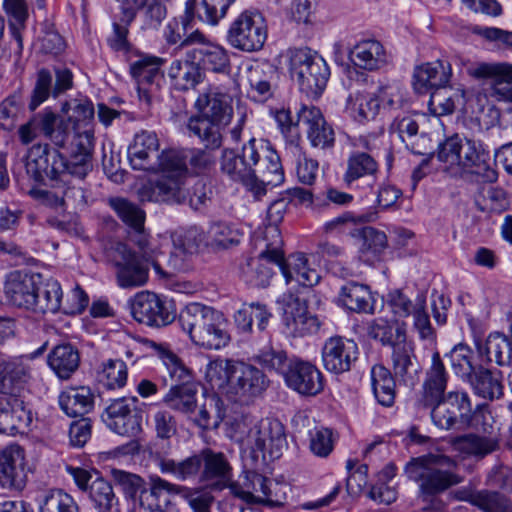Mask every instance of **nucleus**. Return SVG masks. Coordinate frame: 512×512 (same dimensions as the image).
Segmentation results:
<instances>
[{
	"label": "nucleus",
	"instance_id": "nucleus-37",
	"mask_svg": "<svg viewBox=\"0 0 512 512\" xmlns=\"http://www.w3.org/2000/svg\"><path fill=\"white\" fill-rule=\"evenodd\" d=\"M271 482L258 473H247L241 481L229 484L233 495L247 502H272Z\"/></svg>",
	"mask_w": 512,
	"mask_h": 512
},
{
	"label": "nucleus",
	"instance_id": "nucleus-44",
	"mask_svg": "<svg viewBox=\"0 0 512 512\" xmlns=\"http://www.w3.org/2000/svg\"><path fill=\"white\" fill-rule=\"evenodd\" d=\"M339 303L350 311L372 313L373 298L367 285L348 282L343 285L338 295Z\"/></svg>",
	"mask_w": 512,
	"mask_h": 512
},
{
	"label": "nucleus",
	"instance_id": "nucleus-29",
	"mask_svg": "<svg viewBox=\"0 0 512 512\" xmlns=\"http://www.w3.org/2000/svg\"><path fill=\"white\" fill-rule=\"evenodd\" d=\"M38 276L20 271L8 274L4 283L7 301L18 308L32 310L35 305V293Z\"/></svg>",
	"mask_w": 512,
	"mask_h": 512
},
{
	"label": "nucleus",
	"instance_id": "nucleus-7",
	"mask_svg": "<svg viewBox=\"0 0 512 512\" xmlns=\"http://www.w3.org/2000/svg\"><path fill=\"white\" fill-rule=\"evenodd\" d=\"M139 254L126 244L117 243L113 250L112 261L116 267V280L121 288H136L148 281V263L157 273H162L160 265L154 260V250L149 241L137 240Z\"/></svg>",
	"mask_w": 512,
	"mask_h": 512
},
{
	"label": "nucleus",
	"instance_id": "nucleus-36",
	"mask_svg": "<svg viewBox=\"0 0 512 512\" xmlns=\"http://www.w3.org/2000/svg\"><path fill=\"white\" fill-rule=\"evenodd\" d=\"M448 374L438 352L433 353L431 366L426 373L423 395L419 403L423 407L434 405L444 396Z\"/></svg>",
	"mask_w": 512,
	"mask_h": 512
},
{
	"label": "nucleus",
	"instance_id": "nucleus-62",
	"mask_svg": "<svg viewBox=\"0 0 512 512\" xmlns=\"http://www.w3.org/2000/svg\"><path fill=\"white\" fill-rule=\"evenodd\" d=\"M475 203L480 211L487 213H502L509 207L506 192L495 187L483 189Z\"/></svg>",
	"mask_w": 512,
	"mask_h": 512
},
{
	"label": "nucleus",
	"instance_id": "nucleus-11",
	"mask_svg": "<svg viewBox=\"0 0 512 512\" xmlns=\"http://www.w3.org/2000/svg\"><path fill=\"white\" fill-rule=\"evenodd\" d=\"M270 241L256 239V247L260 252L241 267L243 279L255 287H266L274 274L273 266L280 265L283 260V241L281 233L275 228L269 230Z\"/></svg>",
	"mask_w": 512,
	"mask_h": 512
},
{
	"label": "nucleus",
	"instance_id": "nucleus-14",
	"mask_svg": "<svg viewBox=\"0 0 512 512\" xmlns=\"http://www.w3.org/2000/svg\"><path fill=\"white\" fill-rule=\"evenodd\" d=\"M133 318L148 326H166L175 319V311L166 298L151 292L140 291L129 301Z\"/></svg>",
	"mask_w": 512,
	"mask_h": 512
},
{
	"label": "nucleus",
	"instance_id": "nucleus-61",
	"mask_svg": "<svg viewBox=\"0 0 512 512\" xmlns=\"http://www.w3.org/2000/svg\"><path fill=\"white\" fill-rule=\"evenodd\" d=\"M128 372L124 361L109 359L102 364L98 380L108 389L122 388L127 381Z\"/></svg>",
	"mask_w": 512,
	"mask_h": 512
},
{
	"label": "nucleus",
	"instance_id": "nucleus-12",
	"mask_svg": "<svg viewBox=\"0 0 512 512\" xmlns=\"http://www.w3.org/2000/svg\"><path fill=\"white\" fill-rule=\"evenodd\" d=\"M267 40V25L264 16L256 10L241 12L230 24L227 42L234 49L256 52Z\"/></svg>",
	"mask_w": 512,
	"mask_h": 512
},
{
	"label": "nucleus",
	"instance_id": "nucleus-15",
	"mask_svg": "<svg viewBox=\"0 0 512 512\" xmlns=\"http://www.w3.org/2000/svg\"><path fill=\"white\" fill-rule=\"evenodd\" d=\"M101 418L111 431L121 436L135 437L142 429V416L136 407L135 398L122 397L112 400Z\"/></svg>",
	"mask_w": 512,
	"mask_h": 512
},
{
	"label": "nucleus",
	"instance_id": "nucleus-23",
	"mask_svg": "<svg viewBox=\"0 0 512 512\" xmlns=\"http://www.w3.org/2000/svg\"><path fill=\"white\" fill-rule=\"evenodd\" d=\"M33 414L22 395L0 397V433H23L32 423Z\"/></svg>",
	"mask_w": 512,
	"mask_h": 512
},
{
	"label": "nucleus",
	"instance_id": "nucleus-16",
	"mask_svg": "<svg viewBox=\"0 0 512 512\" xmlns=\"http://www.w3.org/2000/svg\"><path fill=\"white\" fill-rule=\"evenodd\" d=\"M282 311L285 332L293 337L316 333L320 327L318 318L312 315L305 301L292 293H284L278 300Z\"/></svg>",
	"mask_w": 512,
	"mask_h": 512
},
{
	"label": "nucleus",
	"instance_id": "nucleus-18",
	"mask_svg": "<svg viewBox=\"0 0 512 512\" xmlns=\"http://www.w3.org/2000/svg\"><path fill=\"white\" fill-rule=\"evenodd\" d=\"M42 132L56 146L63 147L68 140L69 131L64 120L52 111L45 110L19 128L20 140L24 144L32 142Z\"/></svg>",
	"mask_w": 512,
	"mask_h": 512
},
{
	"label": "nucleus",
	"instance_id": "nucleus-28",
	"mask_svg": "<svg viewBox=\"0 0 512 512\" xmlns=\"http://www.w3.org/2000/svg\"><path fill=\"white\" fill-rule=\"evenodd\" d=\"M297 114L298 121L306 126L307 138L313 147L326 149L334 145V131L319 108L302 106Z\"/></svg>",
	"mask_w": 512,
	"mask_h": 512
},
{
	"label": "nucleus",
	"instance_id": "nucleus-31",
	"mask_svg": "<svg viewBox=\"0 0 512 512\" xmlns=\"http://www.w3.org/2000/svg\"><path fill=\"white\" fill-rule=\"evenodd\" d=\"M473 74L492 82L493 95L498 100L512 102V63H481Z\"/></svg>",
	"mask_w": 512,
	"mask_h": 512
},
{
	"label": "nucleus",
	"instance_id": "nucleus-10",
	"mask_svg": "<svg viewBox=\"0 0 512 512\" xmlns=\"http://www.w3.org/2000/svg\"><path fill=\"white\" fill-rule=\"evenodd\" d=\"M289 70L300 91L313 97L322 93L330 75L325 60L308 48L291 51Z\"/></svg>",
	"mask_w": 512,
	"mask_h": 512
},
{
	"label": "nucleus",
	"instance_id": "nucleus-3",
	"mask_svg": "<svg viewBox=\"0 0 512 512\" xmlns=\"http://www.w3.org/2000/svg\"><path fill=\"white\" fill-rule=\"evenodd\" d=\"M157 179L144 184L138 191L141 201L184 203L187 199L185 179L187 175L186 155L184 152L163 150L158 158Z\"/></svg>",
	"mask_w": 512,
	"mask_h": 512
},
{
	"label": "nucleus",
	"instance_id": "nucleus-60",
	"mask_svg": "<svg viewBox=\"0 0 512 512\" xmlns=\"http://www.w3.org/2000/svg\"><path fill=\"white\" fill-rule=\"evenodd\" d=\"M39 512H78V506L64 491L49 490L39 498Z\"/></svg>",
	"mask_w": 512,
	"mask_h": 512
},
{
	"label": "nucleus",
	"instance_id": "nucleus-52",
	"mask_svg": "<svg viewBox=\"0 0 512 512\" xmlns=\"http://www.w3.org/2000/svg\"><path fill=\"white\" fill-rule=\"evenodd\" d=\"M285 150L286 154L292 157L296 163V174L299 181L306 185H312L317 177L318 162L307 157L296 136L286 142Z\"/></svg>",
	"mask_w": 512,
	"mask_h": 512
},
{
	"label": "nucleus",
	"instance_id": "nucleus-25",
	"mask_svg": "<svg viewBox=\"0 0 512 512\" xmlns=\"http://www.w3.org/2000/svg\"><path fill=\"white\" fill-rule=\"evenodd\" d=\"M183 486L171 483L157 475L150 476L149 483L140 490L139 503L148 512H166L171 498L182 493Z\"/></svg>",
	"mask_w": 512,
	"mask_h": 512
},
{
	"label": "nucleus",
	"instance_id": "nucleus-38",
	"mask_svg": "<svg viewBox=\"0 0 512 512\" xmlns=\"http://www.w3.org/2000/svg\"><path fill=\"white\" fill-rule=\"evenodd\" d=\"M380 110V99L376 93L354 91L346 99L345 112L359 123L374 120Z\"/></svg>",
	"mask_w": 512,
	"mask_h": 512
},
{
	"label": "nucleus",
	"instance_id": "nucleus-5",
	"mask_svg": "<svg viewBox=\"0 0 512 512\" xmlns=\"http://www.w3.org/2000/svg\"><path fill=\"white\" fill-rule=\"evenodd\" d=\"M455 460L443 454H428L413 458L405 466L407 477L418 483L424 497L442 494L462 482Z\"/></svg>",
	"mask_w": 512,
	"mask_h": 512
},
{
	"label": "nucleus",
	"instance_id": "nucleus-41",
	"mask_svg": "<svg viewBox=\"0 0 512 512\" xmlns=\"http://www.w3.org/2000/svg\"><path fill=\"white\" fill-rule=\"evenodd\" d=\"M465 103V93L460 87L444 85L432 91L428 103L429 111L437 117L452 114Z\"/></svg>",
	"mask_w": 512,
	"mask_h": 512
},
{
	"label": "nucleus",
	"instance_id": "nucleus-48",
	"mask_svg": "<svg viewBox=\"0 0 512 512\" xmlns=\"http://www.w3.org/2000/svg\"><path fill=\"white\" fill-rule=\"evenodd\" d=\"M455 451L476 458H483L497 449V436H480L474 433L455 437L451 441Z\"/></svg>",
	"mask_w": 512,
	"mask_h": 512
},
{
	"label": "nucleus",
	"instance_id": "nucleus-9",
	"mask_svg": "<svg viewBox=\"0 0 512 512\" xmlns=\"http://www.w3.org/2000/svg\"><path fill=\"white\" fill-rule=\"evenodd\" d=\"M442 169L452 177H461L465 173H479L484 164V153L476 143L458 134L448 137L439 144L437 152Z\"/></svg>",
	"mask_w": 512,
	"mask_h": 512
},
{
	"label": "nucleus",
	"instance_id": "nucleus-26",
	"mask_svg": "<svg viewBox=\"0 0 512 512\" xmlns=\"http://www.w3.org/2000/svg\"><path fill=\"white\" fill-rule=\"evenodd\" d=\"M159 139L156 133L143 130L134 136L128 155L132 167L136 170L153 171L158 168Z\"/></svg>",
	"mask_w": 512,
	"mask_h": 512
},
{
	"label": "nucleus",
	"instance_id": "nucleus-58",
	"mask_svg": "<svg viewBox=\"0 0 512 512\" xmlns=\"http://www.w3.org/2000/svg\"><path fill=\"white\" fill-rule=\"evenodd\" d=\"M164 402L173 410L191 413L196 407V390L186 384L175 385L165 395Z\"/></svg>",
	"mask_w": 512,
	"mask_h": 512
},
{
	"label": "nucleus",
	"instance_id": "nucleus-51",
	"mask_svg": "<svg viewBox=\"0 0 512 512\" xmlns=\"http://www.w3.org/2000/svg\"><path fill=\"white\" fill-rule=\"evenodd\" d=\"M192 58L174 60L168 75L174 86L179 90L195 87L201 80L200 67Z\"/></svg>",
	"mask_w": 512,
	"mask_h": 512
},
{
	"label": "nucleus",
	"instance_id": "nucleus-17",
	"mask_svg": "<svg viewBox=\"0 0 512 512\" xmlns=\"http://www.w3.org/2000/svg\"><path fill=\"white\" fill-rule=\"evenodd\" d=\"M250 440L248 448L270 459H278L287 446L284 426L277 419L266 418L254 424Z\"/></svg>",
	"mask_w": 512,
	"mask_h": 512
},
{
	"label": "nucleus",
	"instance_id": "nucleus-46",
	"mask_svg": "<svg viewBox=\"0 0 512 512\" xmlns=\"http://www.w3.org/2000/svg\"><path fill=\"white\" fill-rule=\"evenodd\" d=\"M79 364V352L71 344L57 345L48 355V365L60 379H69Z\"/></svg>",
	"mask_w": 512,
	"mask_h": 512
},
{
	"label": "nucleus",
	"instance_id": "nucleus-1",
	"mask_svg": "<svg viewBox=\"0 0 512 512\" xmlns=\"http://www.w3.org/2000/svg\"><path fill=\"white\" fill-rule=\"evenodd\" d=\"M220 170L229 179L242 183L256 197L266 193L267 186H278L284 182V170L277 152L269 143L251 138L236 153L223 149Z\"/></svg>",
	"mask_w": 512,
	"mask_h": 512
},
{
	"label": "nucleus",
	"instance_id": "nucleus-54",
	"mask_svg": "<svg viewBox=\"0 0 512 512\" xmlns=\"http://www.w3.org/2000/svg\"><path fill=\"white\" fill-rule=\"evenodd\" d=\"M110 206L118 217L138 236V240L148 241L143 233L145 213L136 204L124 199L114 198L109 201Z\"/></svg>",
	"mask_w": 512,
	"mask_h": 512
},
{
	"label": "nucleus",
	"instance_id": "nucleus-39",
	"mask_svg": "<svg viewBox=\"0 0 512 512\" xmlns=\"http://www.w3.org/2000/svg\"><path fill=\"white\" fill-rule=\"evenodd\" d=\"M201 241V233L197 228L174 232L172 234L173 250L169 258V264L175 270L184 269L186 258L197 252Z\"/></svg>",
	"mask_w": 512,
	"mask_h": 512
},
{
	"label": "nucleus",
	"instance_id": "nucleus-57",
	"mask_svg": "<svg viewBox=\"0 0 512 512\" xmlns=\"http://www.w3.org/2000/svg\"><path fill=\"white\" fill-rule=\"evenodd\" d=\"M468 380L475 393L485 399L498 398L502 395V385L498 373L479 367Z\"/></svg>",
	"mask_w": 512,
	"mask_h": 512
},
{
	"label": "nucleus",
	"instance_id": "nucleus-63",
	"mask_svg": "<svg viewBox=\"0 0 512 512\" xmlns=\"http://www.w3.org/2000/svg\"><path fill=\"white\" fill-rule=\"evenodd\" d=\"M208 236L212 245L219 248H228L241 241L242 233L228 223L218 222L211 225Z\"/></svg>",
	"mask_w": 512,
	"mask_h": 512
},
{
	"label": "nucleus",
	"instance_id": "nucleus-53",
	"mask_svg": "<svg viewBox=\"0 0 512 512\" xmlns=\"http://www.w3.org/2000/svg\"><path fill=\"white\" fill-rule=\"evenodd\" d=\"M370 375L377 401L383 406H392L395 400V380L390 371L383 365L377 364L372 367Z\"/></svg>",
	"mask_w": 512,
	"mask_h": 512
},
{
	"label": "nucleus",
	"instance_id": "nucleus-32",
	"mask_svg": "<svg viewBox=\"0 0 512 512\" xmlns=\"http://www.w3.org/2000/svg\"><path fill=\"white\" fill-rule=\"evenodd\" d=\"M406 329L403 325L396 327V342L392 346L391 363L394 374L404 383L413 380V374L417 372L416 357L411 343L405 340Z\"/></svg>",
	"mask_w": 512,
	"mask_h": 512
},
{
	"label": "nucleus",
	"instance_id": "nucleus-8",
	"mask_svg": "<svg viewBox=\"0 0 512 512\" xmlns=\"http://www.w3.org/2000/svg\"><path fill=\"white\" fill-rule=\"evenodd\" d=\"M80 162V154L73 150L70 160H66L57 150H49L44 146L35 145L30 148L26 157V172L36 182L65 181L69 175L79 178L86 175L76 173L75 164Z\"/></svg>",
	"mask_w": 512,
	"mask_h": 512
},
{
	"label": "nucleus",
	"instance_id": "nucleus-45",
	"mask_svg": "<svg viewBox=\"0 0 512 512\" xmlns=\"http://www.w3.org/2000/svg\"><path fill=\"white\" fill-rule=\"evenodd\" d=\"M94 404V397L90 388L69 387L59 395V405L69 417L83 416L88 413Z\"/></svg>",
	"mask_w": 512,
	"mask_h": 512
},
{
	"label": "nucleus",
	"instance_id": "nucleus-43",
	"mask_svg": "<svg viewBox=\"0 0 512 512\" xmlns=\"http://www.w3.org/2000/svg\"><path fill=\"white\" fill-rule=\"evenodd\" d=\"M391 129L398 133L402 142L415 154L425 155L430 148V139L424 132L418 134L419 123L413 117L405 116L396 119Z\"/></svg>",
	"mask_w": 512,
	"mask_h": 512
},
{
	"label": "nucleus",
	"instance_id": "nucleus-42",
	"mask_svg": "<svg viewBox=\"0 0 512 512\" xmlns=\"http://www.w3.org/2000/svg\"><path fill=\"white\" fill-rule=\"evenodd\" d=\"M157 467L162 474L170 475L179 481L194 480L202 470V458L193 454L185 459L176 460L169 457H160Z\"/></svg>",
	"mask_w": 512,
	"mask_h": 512
},
{
	"label": "nucleus",
	"instance_id": "nucleus-64",
	"mask_svg": "<svg viewBox=\"0 0 512 512\" xmlns=\"http://www.w3.org/2000/svg\"><path fill=\"white\" fill-rule=\"evenodd\" d=\"M335 438L333 432L325 427H315L309 431V450L313 455L326 458L333 451Z\"/></svg>",
	"mask_w": 512,
	"mask_h": 512
},
{
	"label": "nucleus",
	"instance_id": "nucleus-30",
	"mask_svg": "<svg viewBox=\"0 0 512 512\" xmlns=\"http://www.w3.org/2000/svg\"><path fill=\"white\" fill-rule=\"evenodd\" d=\"M452 68L448 62L436 60L422 63L414 68L413 89L419 94L438 89L450 82Z\"/></svg>",
	"mask_w": 512,
	"mask_h": 512
},
{
	"label": "nucleus",
	"instance_id": "nucleus-2",
	"mask_svg": "<svg viewBox=\"0 0 512 512\" xmlns=\"http://www.w3.org/2000/svg\"><path fill=\"white\" fill-rule=\"evenodd\" d=\"M194 107L197 114L189 117L186 128L204 147L218 149L223 144V132L233 116L232 100L227 93L210 89L199 94Z\"/></svg>",
	"mask_w": 512,
	"mask_h": 512
},
{
	"label": "nucleus",
	"instance_id": "nucleus-56",
	"mask_svg": "<svg viewBox=\"0 0 512 512\" xmlns=\"http://www.w3.org/2000/svg\"><path fill=\"white\" fill-rule=\"evenodd\" d=\"M89 498L99 512H117L118 498L112 485L102 477H95L90 485Z\"/></svg>",
	"mask_w": 512,
	"mask_h": 512
},
{
	"label": "nucleus",
	"instance_id": "nucleus-22",
	"mask_svg": "<svg viewBox=\"0 0 512 512\" xmlns=\"http://www.w3.org/2000/svg\"><path fill=\"white\" fill-rule=\"evenodd\" d=\"M430 408V406L428 407ZM433 423L441 429H451L459 420L463 424L467 412H471L470 399L465 392L452 391L431 405Z\"/></svg>",
	"mask_w": 512,
	"mask_h": 512
},
{
	"label": "nucleus",
	"instance_id": "nucleus-24",
	"mask_svg": "<svg viewBox=\"0 0 512 512\" xmlns=\"http://www.w3.org/2000/svg\"><path fill=\"white\" fill-rule=\"evenodd\" d=\"M358 357V346L352 339L341 336L328 338L322 347L325 369L335 374L349 371Z\"/></svg>",
	"mask_w": 512,
	"mask_h": 512
},
{
	"label": "nucleus",
	"instance_id": "nucleus-49",
	"mask_svg": "<svg viewBox=\"0 0 512 512\" xmlns=\"http://www.w3.org/2000/svg\"><path fill=\"white\" fill-rule=\"evenodd\" d=\"M62 297V288L56 280L49 279L40 286L37 283L35 305L31 311L39 314L56 313L63 308Z\"/></svg>",
	"mask_w": 512,
	"mask_h": 512
},
{
	"label": "nucleus",
	"instance_id": "nucleus-34",
	"mask_svg": "<svg viewBox=\"0 0 512 512\" xmlns=\"http://www.w3.org/2000/svg\"><path fill=\"white\" fill-rule=\"evenodd\" d=\"M350 58L355 66L368 71L381 69L389 61L384 46L374 39L359 41L350 51Z\"/></svg>",
	"mask_w": 512,
	"mask_h": 512
},
{
	"label": "nucleus",
	"instance_id": "nucleus-50",
	"mask_svg": "<svg viewBox=\"0 0 512 512\" xmlns=\"http://www.w3.org/2000/svg\"><path fill=\"white\" fill-rule=\"evenodd\" d=\"M73 177L78 178V180L84 178L70 174L69 177L66 178L67 182L61 180L55 181V184H52V186L61 189V195H54L48 191L44 192L51 205L62 206L71 204L74 207H81L87 203L84 189L72 180Z\"/></svg>",
	"mask_w": 512,
	"mask_h": 512
},
{
	"label": "nucleus",
	"instance_id": "nucleus-59",
	"mask_svg": "<svg viewBox=\"0 0 512 512\" xmlns=\"http://www.w3.org/2000/svg\"><path fill=\"white\" fill-rule=\"evenodd\" d=\"M448 357L453 371L461 378L470 379L478 369L474 364L475 354L473 350L465 344L454 346Z\"/></svg>",
	"mask_w": 512,
	"mask_h": 512
},
{
	"label": "nucleus",
	"instance_id": "nucleus-4",
	"mask_svg": "<svg viewBox=\"0 0 512 512\" xmlns=\"http://www.w3.org/2000/svg\"><path fill=\"white\" fill-rule=\"evenodd\" d=\"M178 322L190 340L203 349L220 350L230 343L228 320L212 307L190 303L181 311Z\"/></svg>",
	"mask_w": 512,
	"mask_h": 512
},
{
	"label": "nucleus",
	"instance_id": "nucleus-13",
	"mask_svg": "<svg viewBox=\"0 0 512 512\" xmlns=\"http://www.w3.org/2000/svg\"><path fill=\"white\" fill-rule=\"evenodd\" d=\"M46 344L36 351L21 356L4 355L0 360V393L1 395H22L32 378L30 361L40 356Z\"/></svg>",
	"mask_w": 512,
	"mask_h": 512
},
{
	"label": "nucleus",
	"instance_id": "nucleus-55",
	"mask_svg": "<svg viewBox=\"0 0 512 512\" xmlns=\"http://www.w3.org/2000/svg\"><path fill=\"white\" fill-rule=\"evenodd\" d=\"M378 170V164L374 157L363 151L352 152L347 159V168L343 175V180L347 184L373 176Z\"/></svg>",
	"mask_w": 512,
	"mask_h": 512
},
{
	"label": "nucleus",
	"instance_id": "nucleus-6",
	"mask_svg": "<svg viewBox=\"0 0 512 512\" xmlns=\"http://www.w3.org/2000/svg\"><path fill=\"white\" fill-rule=\"evenodd\" d=\"M61 112L73 124V146L80 154V162L75 164V172L87 175L91 170V157L94 148V106L87 98H73L61 106Z\"/></svg>",
	"mask_w": 512,
	"mask_h": 512
},
{
	"label": "nucleus",
	"instance_id": "nucleus-19",
	"mask_svg": "<svg viewBox=\"0 0 512 512\" xmlns=\"http://www.w3.org/2000/svg\"><path fill=\"white\" fill-rule=\"evenodd\" d=\"M28 480L24 450L18 445L6 447L0 453V486L9 491H22Z\"/></svg>",
	"mask_w": 512,
	"mask_h": 512
},
{
	"label": "nucleus",
	"instance_id": "nucleus-21",
	"mask_svg": "<svg viewBox=\"0 0 512 512\" xmlns=\"http://www.w3.org/2000/svg\"><path fill=\"white\" fill-rule=\"evenodd\" d=\"M266 387L267 380L261 370L252 365L238 361L229 399L248 404L259 396Z\"/></svg>",
	"mask_w": 512,
	"mask_h": 512
},
{
	"label": "nucleus",
	"instance_id": "nucleus-35",
	"mask_svg": "<svg viewBox=\"0 0 512 512\" xmlns=\"http://www.w3.org/2000/svg\"><path fill=\"white\" fill-rule=\"evenodd\" d=\"M280 270L287 284L296 282L301 286L312 287L320 280L318 271L310 266L303 253H294L287 259L283 257Z\"/></svg>",
	"mask_w": 512,
	"mask_h": 512
},
{
	"label": "nucleus",
	"instance_id": "nucleus-33",
	"mask_svg": "<svg viewBox=\"0 0 512 512\" xmlns=\"http://www.w3.org/2000/svg\"><path fill=\"white\" fill-rule=\"evenodd\" d=\"M237 362L217 357L210 360L204 369V380L210 390L229 398Z\"/></svg>",
	"mask_w": 512,
	"mask_h": 512
},
{
	"label": "nucleus",
	"instance_id": "nucleus-27",
	"mask_svg": "<svg viewBox=\"0 0 512 512\" xmlns=\"http://www.w3.org/2000/svg\"><path fill=\"white\" fill-rule=\"evenodd\" d=\"M162 63V59L158 57L145 56L131 64L130 72L137 83L141 100L150 102L153 90L163 81Z\"/></svg>",
	"mask_w": 512,
	"mask_h": 512
},
{
	"label": "nucleus",
	"instance_id": "nucleus-20",
	"mask_svg": "<svg viewBox=\"0 0 512 512\" xmlns=\"http://www.w3.org/2000/svg\"><path fill=\"white\" fill-rule=\"evenodd\" d=\"M284 381L287 387L303 396H315L324 389L321 371L314 364L302 360H290Z\"/></svg>",
	"mask_w": 512,
	"mask_h": 512
},
{
	"label": "nucleus",
	"instance_id": "nucleus-47",
	"mask_svg": "<svg viewBox=\"0 0 512 512\" xmlns=\"http://www.w3.org/2000/svg\"><path fill=\"white\" fill-rule=\"evenodd\" d=\"M199 456L202 458V478L204 480L218 479L216 489H223L229 481L231 467L222 452H215L212 449H203Z\"/></svg>",
	"mask_w": 512,
	"mask_h": 512
},
{
	"label": "nucleus",
	"instance_id": "nucleus-40",
	"mask_svg": "<svg viewBox=\"0 0 512 512\" xmlns=\"http://www.w3.org/2000/svg\"><path fill=\"white\" fill-rule=\"evenodd\" d=\"M187 57L198 61L204 70L214 73L228 74L231 69L228 51L212 42L192 49L187 53Z\"/></svg>",
	"mask_w": 512,
	"mask_h": 512
}]
</instances>
